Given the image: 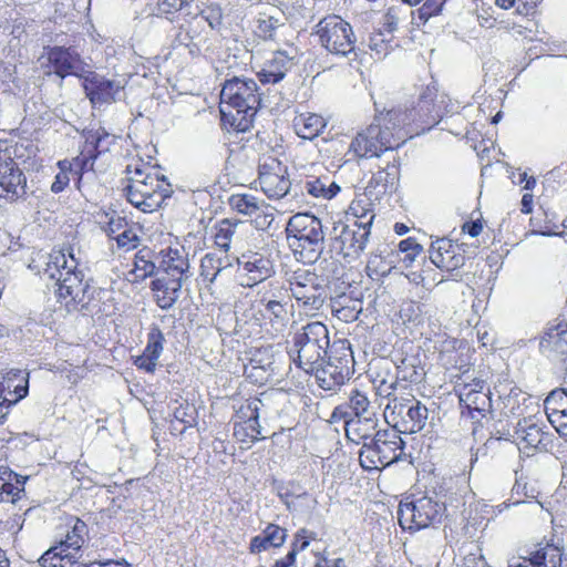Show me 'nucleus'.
Returning <instances> with one entry per match:
<instances>
[{
    "label": "nucleus",
    "mask_w": 567,
    "mask_h": 567,
    "mask_svg": "<svg viewBox=\"0 0 567 567\" xmlns=\"http://www.w3.org/2000/svg\"><path fill=\"white\" fill-rule=\"evenodd\" d=\"M327 126V120L319 113L298 112L293 116L292 127L295 133L303 140L318 137Z\"/></svg>",
    "instance_id": "obj_36"
},
{
    "label": "nucleus",
    "mask_w": 567,
    "mask_h": 567,
    "mask_svg": "<svg viewBox=\"0 0 567 567\" xmlns=\"http://www.w3.org/2000/svg\"><path fill=\"white\" fill-rule=\"evenodd\" d=\"M461 415L478 421L491 408V398L484 380L474 378L470 382L456 383Z\"/></svg>",
    "instance_id": "obj_19"
},
{
    "label": "nucleus",
    "mask_w": 567,
    "mask_h": 567,
    "mask_svg": "<svg viewBox=\"0 0 567 567\" xmlns=\"http://www.w3.org/2000/svg\"><path fill=\"white\" fill-rule=\"evenodd\" d=\"M404 445L398 430H380L369 443H363L359 454L360 465L364 471H382L401 457Z\"/></svg>",
    "instance_id": "obj_11"
},
{
    "label": "nucleus",
    "mask_w": 567,
    "mask_h": 567,
    "mask_svg": "<svg viewBox=\"0 0 567 567\" xmlns=\"http://www.w3.org/2000/svg\"><path fill=\"white\" fill-rule=\"evenodd\" d=\"M409 14H412V11H408L404 4L389 7L383 16L382 22L383 30L389 38L385 39L382 31L372 33L369 43L370 49L378 53H385L391 47L390 43L393 32L398 30L400 23L406 21Z\"/></svg>",
    "instance_id": "obj_24"
},
{
    "label": "nucleus",
    "mask_w": 567,
    "mask_h": 567,
    "mask_svg": "<svg viewBox=\"0 0 567 567\" xmlns=\"http://www.w3.org/2000/svg\"><path fill=\"white\" fill-rule=\"evenodd\" d=\"M353 364L350 343L346 340H338L330 347L324 361L320 362L312 372H306V374H313L320 389L338 391L353 373Z\"/></svg>",
    "instance_id": "obj_10"
},
{
    "label": "nucleus",
    "mask_w": 567,
    "mask_h": 567,
    "mask_svg": "<svg viewBox=\"0 0 567 567\" xmlns=\"http://www.w3.org/2000/svg\"><path fill=\"white\" fill-rule=\"evenodd\" d=\"M286 23L278 17L260 12L251 24V34L257 43L276 42Z\"/></svg>",
    "instance_id": "obj_34"
},
{
    "label": "nucleus",
    "mask_w": 567,
    "mask_h": 567,
    "mask_svg": "<svg viewBox=\"0 0 567 567\" xmlns=\"http://www.w3.org/2000/svg\"><path fill=\"white\" fill-rule=\"evenodd\" d=\"M227 205L233 213L247 217L259 216L266 207L264 199L249 193L231 194Z\"/></svg>",
    "instance_id": "obj_39"
},
{
    "label": "nucleus",
    "mask_w": 567,
    "mask_h": 567,
    "mask_svg": "<svg viewBox=\"0 0 567 567\" xmlns=\"http://www.w3.org/2000/svg\"><path fill=\"white\" fill-rule=\"evenodd\" d=\"M106 216L109 217V219L104 227V231L111 239L115 240L117 236H120L121 233H123L124 228H126V225L130 221L126 219V217L121 216L115 212H113L111 215L106 214Z\"/></svg>",
    "instance_id": "obj_55"
},
{
    "label": "nucleus",
    "mask_w": 567,
    "mask_h": 567,
    "mask_svg": "<svg viewBox=\"0 0 567 567\" xmlns=\"http://www.w3.org/2000/svg\"><path fill=\"white\" fill-rule=\"evenodd\" d=\"M47 258L43 274L56 280L58 300L68 311H101L99 302L106 291L84 280L83 270L70 245L52 249Z\"/></svg>",
    "instance_id": "obj_1"
},
{
    "label": "nucleus",
    "mask_w": 567,
    "mask_h": 567,
    "mask_svg": "<svg viewBox=\"0 0 567 567\" xmlns=\"http://www.w3.org/2000/svg\"><path fill=\"white\" fill-rule=\"evenodd\" d=\"M374 111L371 123L360 128L350 141L347 155L355 162L380 158L404 145L403 135L396 130L386 107L380 109L374 102Z\"/></svg>",
    "instance_id": "obj_4"
},
{
    "label": "nucleus",
    "mask_w": 567,
    "mask_h": 567,
    "mask_svg": "<svg viewBox=\"0 0 567 567\" xmlns=\"http://www.w3.org/2000/svg\"><path fill=\"white\" fill-rule=\"evenodd\" d=\"M373 389L371 382L355 383L349 392V408L354 416H371L369 393Z\"/></svg>",
    "instance_id": "obj_43"
},
{
    "label": "nucleus",
    "mask_w": 567,
    "mask_h": 567,
    "mask_svg": "<svg viewBox=\"0 0 567 567\" xmlns=\"http://www.w3.org/2000/svg\"><path fill=\"white\" fill-rule=\"evenodd\" d=\"M392 262L382 252H372L368 258L365 272L372 280H380L391 272Z\"/></svg>",
    "instance_id": "obj_49"
},
{
    "label": "nucleus",
    "mask_w": 567,
    "mask_h": 567,
    "mask_svg": "<svg viewBox=\"0 0 567 567\" xmlns=\"http://www.w3.org/2000/svg\"><path fill=\"white\" fill-rule=\"evenodd\" d=\"M422 250V245L414 237H408L399 243V251L404 254L403 261L406 266H410Z\"/></svg>",
    "instance_id": "obj_54"
},
{
    "label": "nucleus",
    "mask_w": 567,
    "mask_h": 567,
    "mask_svg": "<svg viewBox=\"0 0 567 567\" xmlns=\"http://www.w3.org/2000/svg\"><path fill=\"white\" fill-rule=\"evenodd\" d=\"M349 409V405L346 404L336 406L330 415L329 422L332 424L343 422L344 426H347V421L354 419V415L351 416Z\"/></svg>",
    "instance_id": "obj_59"
},
{
    "label": "nucleus",
    "mask_w": 567,
    "mask_h": 567,
    "mask_svg": "<svg viewBox=\"0 0 567 567\" xmlns=\"http://www.w3.org/2000/svg\"><path fill=\"white\" fill-rule=\"evenodd\" d=\"M261 104V94L255 80L234 76L225 81L220 91V120L229 131L247 132Z\"/></svg>",
    "instance_id": "obj_3"
},
{
    "label": "nucleus",
    "mask_w": 567,
    "mask_h": 567,
    "mask_svg": "<svg viewBox=\"0 0 567 567\" xmlns=\"http://www.w3.org/2000/svg\"><path fill=\"white\" fill-rule=\"evenodd\" d=\"M289 289L298 307L306 312H316L324 303L326 291L318 276L307 269H297L288 279Z\"/></svg>",
    "instance_id": "obj_14"
},
{
    "label": "nucleus",
    "mask_w": 567,
    "mask_h": 567,
    "mask_svg": "<svg viewBox=\"0 0 567 567\" xmlns=\"http://www.w3.org/2000/svg\"><path fill=\"white\" fill-rule=\"evenodd\" d=\"M560 220L558 216L549 209L539 206L530 216L529 227L534 234L543 236H554L560 234Z\"/></svg>",
    "instance_id": "obj_41"
},
{
    "label": "nucleus",
    "mask_w": 567,
    "mask_h": 567,
    "mask_svg": "<svg viewBox=\"0 0 567 567\" xmlns=\"http://www.w3.org/2000/svg\"><path fill=\"white\" fill-rule=\"evenodd\" d=\"M330 339L326 324L309 322L297 330L287 341L286 350L290 361L300 370L312 372L329 354Z\"/></svg>",
    "instance_id": "obj_7"
},
{
    "label": "nucleus",
    "mask_w": 567,
    "mask_h": 567,
    "mask_svg": "<svg viewBox=\"0 0 567 567\" xmlns=\"http://www.w3.org/2000/svg\"><path fill=\"white\" fill-rule=\"evenodd\" d=\"M375 214L373 203L364 195L358 196L349 205L346 212V221L371 228Z\"/></svg>",
    "instance_id": "obj_40"
},
{
    "label": "nucleus",
    "mask_w": 567,
    "mask_h": 567,
    "mask_svg": "<svg viewBox=\"0 0 567 567\" xmlns=\"http://www.w3.org/2000/svg\"><path fill=\"white\" fill-rule=\"evenodd\" d=\"M251 420H259L258 402L255 399H247L237 406L231 421L234 424L237 422L247 423Z\"/></svg>",
    "instance_id": "obj_52"
},
{
    "label": "nucleus",
    "mask_w": 567,
    "mask_h": 567,
    "mask_svg": "<svg viewBox=\"0 0 567 567\" xmlns=\"http://www.w3.org/2000/svg\"><path fill=\"white\" fill-rule=\"evenodd\" d=\"M544 408L549 423L567 441V390H553L545 399Z\"/></svg>",
    "instance_id": "obj_29"
},
{
    "label": "nucleus",
    "mask_w": 567,
    "mask_h": 567,
    "mask_svg": "<svg viewBox=\"0 0 567 567\" xmlns=\"http://www.w3.org/2000/svg\"><path fill=\"white\" fill-rule=\"evenodd\" d=\"M75 558L70 556L66 551H62L61 546H52L39 559L42 567H66L73 565Z\"/></svg>",
    "instance_id": "obj_51"
},
{
    "label": "nucleus",
    "mask_w": 567,
    "mask_h": 567,
    "mask_svg": "<svg viewBox=\"0 0 567 567\" xmlns=\"http://www.w3.org/2000/svg\"><path fill=\"white\" fill-rule=\"evenodd\" d=\"M118 249L131 251L138 247L141 238L134 224L128 223L123 233L115 239Z\"/></svg>",
    "instance_id": "obj_53"
},
{
    "label": "nucleus",
    "mask_w": 567,
    "mask_h": 567,
    "mask_svg": "<svg viewBox=\"0 0 567 567\" xmlns=\"http://www.w3.org/2000/svg\"><path fill=\"white\" fill-rule=\"evenodd\" d=\"M260 190L271 200L284 198L291 188L288 166L277 157H267L258 166Z\"/></svg>",
    "instance_id": "obj_17"
},
{
    "label": "nucleus",
    "mask_w": 567,
    "mask_h": 567,
    "mask_svg": "<svg viewBox=\"0 0 567 567\" xmlns=\"http://www.w3.org/2000/svg\"><path fill=\"white\" fill-rule=\"evenodd\" d=\"M185 281L165 276L155 277L150 282L154 303L162 310H171L177 303Z\"/></svg>",
    "instance_id": "obj_27"
},
{
    "label": "nucleus",
    "mask_w": 567,
    "mask_h": 567,
    "mask_svg": "<svg viewBox=\"0 0 567 567\" xmlns=\"http://www.w3.org/2000/svg\"><path fill=\"white\" fill-rule=\"evenodd\" d=\"M377 427V419L372 416H354V419L347 421L344 426L346 436L359 444L372 436Z\"/></svg>",
    "instance_id": "obj_44"
},
{
    "label": "nucleus",
    "mask_w": 567,
    "mask_h": 567,
    "mask_svg": "<svg viewBox=\"0 0 567 567\" xmlns=\"http://www.w3.org/2000/svg\"><path fill=\"white\" fill-rule=\"evenodd\" d=\"M308 545V540H303L299 547L293 544L291 550L284 558L276 560L272 567H292L296 564L298 551L303 550Z\"/></svg>",
    "instance_id": "obj_58"
},
{
    "label": "nucleus",
    "mask_w": 567,
    "mask_h": 567,
    "mask_svg": "<svg viewBox=\"0 0 567 567\" xmlns=\"http://www.w3.org/2000/svg\"><path fill=\"white\" fill-rule=\"evenodd\" d=\"M484 228L483 219L467 220L462 226V233L470 235L471 237H477Z\"/></svg>",
    "instance_id": "obj_63"
},
{
    "label": "nucleus",
    "mask_w": 567,
    "mask_h": 567,
    "mask_svg": "<svg viewBox=\"0 0 567 567\" xmlns=\"http://www.w3.org/2000/svg\"><path fill=\"white\" fill-rule=\"evenodd\" d=\"M319 44L330 54L348 56L354 52L357 38L352 25L338 14L323 17L315 27Z\"/></svg>",
    "instance_id": "obj_12"
},
{
    "label": "nucleus",
    "mask_w": 567,
    "mask_h": 567,
    "mask_svg": "<svg viewBox=\"0 0 567 567\" xmlns=\"http://www.w3.org/2000/svg\"><path fill=\"white\" fill-rule=\"evenodd\" d=\"M240 224L241 221L236 218L217 220L210 228V239L214 247L227 255L230 251L233 238Z\"/></svg>",
    "instance_id": "obj_37"
},
{
    "label": "nucleus",
    "mask_w": 567,
    "mask_h": 567,
    "mask_svg": "<svg viewBox=\"0 0 567 567\" xmlns=\"http://www.w3.org/2000/svg\"><path fill=\"white\" fill-rule=\"evenodd\" d=\"M125 172L127 185L124 194L127 200L141 212L157 210L171 196V184L158 164L136 157L127 164Z\"/></svg>",
    "instance_id": "obj_2"
},
{
    "label": "nucleus",
    "mask_w": 567,
    "mask_h": 567,
    "mask_svg": "<svg viewBox=\"0 0 567 567\" xmlns=\"http://www.w3.org/2000/svg\"><path fill=\"white\" fill-rule=\"evenodd\" d=\"M305 189L308 195L315 198L332 199L341 188L336 182L330 181L328 176H312L305 182Z\"/></svg>",
    "instance_id": "obj_46"
},
{
    "label": "nucleus",
    "mask_w": 567,
    "mask_h": 567,
    "mask_svg": "<svg viewBox=\"0 0 567 567\" xmlns=\"http://www.w3.org/2000/svg\"><path fill=\"white\" fill-rule=\"evenodd\" d=\"M537 567H563L564 547L555 542V535L543 537L527 550Z\"/></svg>",
    "instance_id": "obj_31"
},
{
    "label": "nucleus",
    "mask_w": 567,
    "mask_h": 567,
    "mask_svg": "<svg viewBox=\"0 0 567 567\" xmlns=\"http://www.w3.org/2000/svg\"><path fill=\"white\" fill-rule=\"evenodd\" d=\"M237 274L243 287H255L275 274V264L268 249H247L237 257Z\"/></svg>",
    "instance_id": "obj_13"
},
{
    "label": "nucleus",
    "mask_w": 567,
    "mask_h": 567,
    "mask_svg": "<svg viewBox=\"0 0 567 567\" xmlns=\"http://www.w3.org/2000/svg\"><path fill=\"white\" fill-rule=\"evenodd\" d=\"M157 252L150 246L141 247L134 255L133 268L128 272V280L138 284L155 275Z\"/></svg>",
    "instance_id": "obj_33"
},
{
    "label": "nucleus",
    "mask_w": 567,
    "mask_h": 567,
    "mask_svg": "<svg viewBox=\"0 0 567 567\" xmlns=\"http://www.w3.org/2000/svg\"><path fill=\"white\" fill-rule=\"evenodd\" d=\"M27 176L0 142V203L14 204L27 196Z\"/></svg>",
    "instance_id": "obj_15"
},
{
    "label": "nucleus",
    "mask_w": 567,
    "mask_h": 567,
    "mask_svg": "<svg viewBox=\"0 0 567 567\" xmlns=\"http://www.w3.org/2000/svg\"><path fill=\"white\" fill-rule=\"evenodd\" d=\"M553 434L536 423L526 420L518 422L513 434V442L519 453L526 457L548 452L553 446Z\"/></svg>",
    "instance_id": "obj_21"
},
{
    "label": "nucleus",
    "mask_w": 567,
    "mask_h": 567,
    "mask_svg": "<svg viewBox=\"0 0 567 567\" xmlns=\"http://www.w3.org/2000/svg\"><path fill=\"white\" fill-rule=\"evenodd\" d=\"M193 0H161L158 3V10L167 19L172 20L174 16L188 7Z\"/></svg>",
    "instance_id": "obj_56"
},
{
    "label": "nucleus",
    "mask_w": 567,
    "mask_h": 567,
    "mask_svg": "<svg viewBox=\"0 0 567 567\" xmlns=\"http://www.w3.org/2000/svg\"><path fill=\"white\" fill-rule=\"evenodd\" d=\"M445 2L446 0H425L417 9L419 19L425 22L430 18L440 14Z\"/></svg>",
    "instance_id": "obj_57"
},
{
    "label": "nucleus",
    "mask_w": 567,
    "mask_h": 567,
    "mask_svg": "<svg viewBox=\"0 0 567 567\" xmlns=\"http://www.w3.org/2000/svg\"><path fill=\"white\" fill-rule=\"evenodd\" d=\"M370 235L371 228L344 223L340 234L333 240L334 249L347 262L358 260L367 248Z\"/></svg>",
    "instance_id": "obj_22"
},
{
    "label": "nucleus",
    "mask_w": 567,
    "mask_h": 567,
    "mask_svg": "<svg viewBox=\"0 0 567 567\" xmlns=\"http://www.w3.org/2000/svg\"><path fill=\"white\" fill-rule=\"evenodd\" d=\"M430 260L443 271H453L464 265L465 257L458 245L442 238L431 245Z\"/></svg>",
    "instance_id": "obj_28"
},
{
    "label": "nucleus",
    "mask_w": 567,
    "mask_h": 567,
    "mask_svg": "<svg viewBox=\"0 0 567 567\" xmlns=\"http://www.w3.org/2000/svg\"><path fill=\"white\" fill-rule=\"evenodd\" d=\"M537 12V1L517 0L516 13L523 17H534Z\"/></svg>",
    "instance_id": "obj_60"
},
{
    "label": "nucleus",
    "mask_w": 567,
    "mask_h": 567,
    "mask_svg": "<svg viewBox=\"0 0 567 567\" xmlns=\"http://www.w3.org/2000/svg\"><path fill=\"white\" fill-rule=\"evenodd\" d=\"M442 103L443 101L437 100L436 91L426 87L411 107L406 110L391 107L386 111L396 130L403 135V143L405 144L411 138L429 132L440 123L443 117Z\"/></svg>",
    "instance_id": "obj_6"
},
{
    "label": "nucleus",
    "mask_w": 567,
    "mask_h": 567,
    "mask_svg": "<svg viewBox=\"0 0 567 567\" xmlns=\"http://www.w3.org/2000/svg\"><path fill=\"white\" fill-rule=\"evenodd\" d=\"M453 349L458 351V357H447V363L452 365V368L457 369L460 371L466 372L468 371L470 367L472 365V354L474 352V349L468 346V343L465 340H457L454 339L452 341Z\"/></svg>",
    "instance_id": "obj_50"
},
{
    "label": "nucleus",
    "mask_w": 567,
    "mask_h": 567,
    "mask_svg": "<svg viewBox=\"0 0 567 567\" xmlns=\"http://www.w3.org/2000/svg\"><path fill=\"white\" fill-rule=\"evenodd\" d=\"M84 138L80 153L72 159H61L56 163L58 174L51 184V192L54 194L62 193L70 184L71 179L75 181L78 188L85 173L93 171L96 158L110 151L115 143V135L110 134L104 127L84 130L82 133Z\"/></svg>",
    "instance_id": "obj_5"
},
{
    "label": "nucleus",
    "mask_w": 567,
    "mask_h": 567,
    "mask_svg": "<svg viewBox=\"0 0 567 567\" xmlns=\"http://www.w3.org/2000/svg\"><path fill=\"white\" fill-rule=\"evenodd\" d=\"M86 534V524L82 519L75 518L71 530L66 533L64 539L61 540L58 546H61L62 551H66L70 556L78 559Z\"/></svg>",
    "instance_id": "obj_45"
},
{
    "label": "nucleus",
    "mask_w": 567,
    "mask_h": 567,
    "mask_svg": "<svg viewBox=\"0 0 567 567\" xmlns=\"http://www.w3.org/2000/svg\"><path fill=\"white\" fill-rule=\"evenodd\" d=\"M233 435L238 443L246 444L247 447L265 439V436H261L259 420L234 423Z\"/></svg>",
    "instance_id": "obj_48"
},
{
    "label": "nucleus",
    "mask_w": 567,
    "mask_h": 567,
    "mask_svg": "<svg viewBox=\"0 0 567 567\" xmlns=\"http://www.w3.org/2000/svg\"><path fill=\"white\" fill-rule=\"evenodd\" d=\"M539 348L551 360L567 365V321L549 326L539 340Z\"/></svg>",
    "instance_id": "obj_25"
},
{
    "label": "nucleus",
    "mask_w": 567,
    "mask_h": 567,
    "mask_svg": "<svg viewBox=\"0 0 567 567\" xmlns=\"http://www.w3.org/2000/svg\"><path fill=\"white\" fill-rule=\"evenodd\" d=\"M23 491L18 475L4 466H0V502L14 503Z\"/></svg>",
    "instance_id": "obj_47"
},
{
    "label": "nucleus",
    "mask_w": 567,
    "mask_h": 567,
    "mask_svg": "<svg viewBox=\"0 0 567 567\" xmlns=\"http://www.w3.org/2000/svg\"><path fill=\"white\" fill-rule=\"evenodd\" d=\"M183 32H185L184 39L189 41L188 43H186V45L194 43L195 39L198 37L197 27L192 22H188L187 24H182L179 27L178 35L181 37L183 34Z\"/></svg>",
    "instance_id": "obj_64"
},
{
    "label": "nucleus",
    "mask_w": 567,
    "mask_h": 567,
    "mask_svg": "<svg viewBox=\"0 0 567 567\" xmlns=\"http://www.w3.org/2000/svg\"><path fill=\"white\" fill-rule=\"evenodd\" d=\"M42 58L45 62L42 66L47 75L54 74L61 80L68 76L82 78L84 62L81 54L73 47L48 45L44 48Z\"/></svg>",
    "instance_id": "obj_18"
},
{
    "label": "nucleus",
    "mask_w": 567,
    "mask_h": 567,
    "mask_svg": "<svg viewBox=\"0 0 567 567\" xmlns=\"http://www.w3.org/2000/svg\"><path fill=\"white\" fill-rule=\"evenodd\" d=\"M293 56L285 50H276L267 59L257 72V78L262 85L277 84L282 81L291 68Z\"/></svg>",
    "instance_id": "obj_32"
},
{
    "label": "nucleus",
    "mask_w": 567,
    "mask_h": 567,
    "mask_svg": "<svg viewBox=\"0 0 567 567\" xmlns=\"http://www.w3.org/2000/svg\"><path fill=\"white\" fill-rule=\"evenodd\" d=\"M226 257H220L215 251L206 252L199 261L198 280L206 287L214 284L217 276L227 267Z\"/></svg>",
    "instance_id": "obj_42"
},
{
    "label": "nucleus",
    "mask_w": 567,
    "mask_h": 567,
    "mask_svg": "<svg viewBox=\"0 0 567 567\" xmlns=\"http://www.w3.org/2000/svg\"><path fill=\"white\" fill-rule=\"evenodd\" d=\"M390 410L393 429L399 433H416L420 432L427 419V408L423 405L414 396L412 398H394L386 406Z\"/></svg>",
    "instance_id": "obj_16"
},
{
    "label": "nucleus",
    "mask_w": 567,
    "mask_h": 567,
    "mask_svg": "<svg viewBox=\"0 0 567 567\" xmlns=\"http://www.w3.org/2000/svg\"><path fill=\"white\" fill-rule=\"evenodd\" d=\"M401 378L405 381L417 382L421 378V372L414 365L409 368L406 361L403 360L401 365L398 367Z\"/></svg>",
    "instance_id": "obj_61"
},
{
    "label": "nucleus",
    "mask_w": 567,
    "mask_h": 567,
    "mask_svg": "<svg viewBox=\"0 0 567 567\" xmlns=\"http://www.w3.org/2000/svg\"><path fill=\"white\" fill-rule=\"evenodd\" d=\"M252 318L258 322L259 327L267 332L279 333L284 331L289 321V310L287 302L278 299L274 293L268 297L264 293L254 308Z\"/></svg>",
    "instance_id": "obj_20"
},
{
    "label": "nucleus",
    "mask_w": 567,
    "mask_h": 567,
    "mask_svg": "<svg viewBox=\"0 0 567 567\" xmlns=\"http://www.w3.org/2000/svg\"><path fill=\"white\" fill-rule=\"evenodd\" d=\"M165 336L161 328L153 324L147 333V342L142 354L135 357L134 364L138 370L154 373L157 361L164 350Z\"/></svg>",
    "instance_id": "obj_30"
},
{
    "label": "nucleus",
    "mask_w": 567,
    "mask_h": 567,
    "mask_svg": "<svg viewBox=\"0 0 567 567\" xmlns=\"http://www.w3.org/2000/svg\"><path fill=\"white\" fill-rule=\"evenodd\" d=\"M205 21L209 24L210 28L217 29L223 23V13L218 7L208 8L206 13L204 14Z\"/></svg>",
    "instance_id": "obj_62"
},
{
    "label": "nucleus",
    "mask_w": 567,
    "mask_h": 567,
    "mask_svg": "<svg viewBox=\"0 0 567 567\" xmlns=\"http://www.w3.org/2000/svg\"><path fill=\"white\" fill-rule=\"evenodd\" d=\"M86 97L93 105L110 104L115 101L120 85L95 72H87L82 83Z\"/></svg>",
    "instance_id": "obj_26"
},
{
    "label": "nucleus",
    "mask_w": 567,
    "mask_h": 567,
    "mask_svg": "<svg viewBox=\"0 0 567 567\" xmlns=\"http://www.w3.org/2000/svg\"><path fill=\"white\" fill-rule=\"evenodd\" d=\"M445 504L426 494L405 496L398 507V520L403 530L411 533L433 527L441 523Z\"/></svg>",
    "instance_id": "obj_9"
},
{
    "label": "nucleus",
    "mask_w": 567,
    "mask_h": 567,
    "mask_svg": "<svg viewBox=\"0 0 567 567\" xmlns=\"http://www.w3.org/2000/svg\"><path fill=\"white\" fill-rule=\"evenodd\" d=\"M287 538L285 528L277 524H268L260 535L254 536L249 543V551L259 554L270 547H281Z\"/></svg>",
    "instance_id": "obj_38"
},
{
    "label": "nucleus",
    "mask_w": 567,
    "mask_h": 567,
    "mask_svg": "<svg viewBox=\"0 0 567 567\" xmlns=\"http://www.w3.org/2000/svg\"><path fill=\"white\" fill-rule=\"evenodd\" d=\"M157 268L165 277L186 281L190 275V262L183 246H167L157 251Z\"/></svg>",
    "instance_id": "obj_23"
},
{
    "label": "nucleus",
    "mask_w": 567,
    "mask_h": 567,
    "mask_svg": "<svg viewBox=\"0 0 567 567\" xmlns=\"http://www.w3.org/2000/svg\"><path fill=\"white\" fill-rule=\"evenodd\" d=\"M401 162L398 156L389 161L384 167H379L368 183V187L380 194L391 193L400 178Z\"/></svg>",
    "instance_id": "obj_35"
},
{
    "label": "nucleus",
    "mask_w": 567,
    "mask_h": 567,
    "mask_svg": "<svg viewBox=\"0 0 567 567\" xmlns=\"http://www.w3.org/2000/svg\"><path fill=\"white\" fill-rule=\"evenodd\" d=\"M286 231L297 260L309 265L316 262L323 249L321 220L310 213H298L289 218Z\"/></svg>",
    "instance_id": "obj_8"
}]
</instances>
